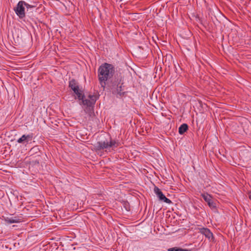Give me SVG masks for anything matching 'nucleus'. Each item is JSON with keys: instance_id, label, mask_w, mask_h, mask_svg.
Here are the masks:
<instances>
[{"instance_id": "9b49d317", "label": "nucleus", "mask_w": 251, "mask_h": 251, "mask_svg": "<svg viewBox=\"0 0 251 251\" xmlns=\"http://www.w3.org/2000/svg\"><path fill=\"white\" fill-rule=\"evenodd\" d=\"M187 129H188L187 125L186 124H183L181 125L178 128L179 133L180 134H182L185 132H186Z\"/></svg>"}, {"instance_id": "0eeeda50", "label": "nucleus", "mask_w": 251, "mask_h": 251, "mask_svg": "<svg viewBox=\"0 0 251 251\" xmlns=\"http://www.w3.org/2000/svg\"><path fill=\"white\" fill-rule=\"evenodd\" d=\"M201 196L211 208L213 209L216 208V203L212 201L211 197L210 195L207 193H204L201 194Z\"/></svg>"}, {"instance_id": "f03ea898", "label": "nucleus", "mask_w": 251, "mask_h": 251, "mask_svg": "<svg viewBox=\"0 0 251 251\" xmlns=\"http://www.w3.org/2000/svg\"><path fill=\"white\" fill-rule=\"evenodd\" d=\"M119 146L118 142L112 140L111 138L104 140H101L98 141L95 145L97 150H108L110 149H114Z\"/></svg>"}, {"instance_id": "2eb2a0df", "label": "nucleus", "mask_w": 251, "mask_h": 251, "mask_svg": "<svg viewBox=\"0 0 251 251\" xmlns=\"http://www.w3.org/2000/svg\"><path fill=\"white\" fill-rule=\"evenodd\" d=\"M24 6H25L27 9L32 7V6L26 3L25 2Z\"/></svg>"}, {"instance_id": "39448f33", "label": "nucleus", "mask_w": 251, "mask_h": 251, "mask_svg": "<svg viewBox=\"0 0 251 251\" xmlns=\"http://www.w3.org/2000/svg\"><path fill=\"white\" fill-rule=\"evenodd\" d=\"M154 192L157 196V197L159 198L160 201L165 202L166 203L168 204L172 203L170 199L167 198L161 192V190L157 187H154Z\"/></svg>"}, {"instance_id": "ddd939ff", "label": "nucleus", "mask_w": 251, "mask_h": 251, "mask_svg": "<svg viewBox=\"0 0 251 251\" xmlns=\"http://www.w3.org/2000/svg\"><path fill=\"white\" fill-rule=\"evenodd\" d=\"M168 251H191L187 249H183L179 248L174 247L170 248L168 250Z\"/></svg>"}, {"instance_id": "423d86ee", "label": "nucleus", "mask_w": 251, "mask_h": 251, "mask_svg": "<svg viewBox=\"0 0 251 251\" xmlns=\"http://www.w3.org/2000/svg\"><path fill=\"white\" fill-rule=\"evenodd\" d=\"M33 138V134L27 135L24 134L21 137L17 140V142L20 144H27L29 142H31Z\"/></svg>"}, {"instance_id": "4468645a", "label": "nucleus", "mask_w": 251, "mask_h": 251, "mask_svg": "<svg viewBox=\"0 0 251 251\" xmlns=\"http://www.w3.org/2000/svg\"><path fill=\"white\" fill-rule=\"evenodd\" d=\"M117 91L118 93L120 96H121V95H123V94L125 93V92H123V91L122 86V85H121V86H118V87H117Z\"/></svg>"}, {"instance_id": "7ed1b4c3", "label": "nucleus", "mask_w": 251, "mask_h": 251, "mask_svg": "<svg viewBox=\"0 0 251 251\" xmlns=\"http://www.w3.org/2000/svg\"><path fill=\"white\" fill-rule=\"evenodd\" d=\"M24 3V1L21 0L18 3L17 6L14 8L16 14L20 18H23L25 17Z\"/></svg>"}, {"instance_id": "f257e3e1", "label": "nucleus", "mask_w": 251, "mask_h": 251, "mask_svg": "<svg viewBox=\"0 0 251 251\" xmlns=\"http://www.w3.org/2000/svg\"><path fill=\"white\" fill-rule=\"evenodd\" d=\"M114 72V67L111 64L105 63L100 66L98 69V77L102 87H105L106 81L113 76Z\"/></svg>"}, {"instance_id": "f8f14e48", "label": "nucleus", "mask_w": 251, "mask_h": 251, "mask_svg": "<svg viewBox=\"0 0 251 251\" xmlns=\"http://www.w3.org/2000/svg\"><path fill=\"white\" fill-rule=\"evenodd\" d=\"M81 100L80 104H83L84 105L86 106V102L89 103V102H91L90 100L88 98H86L83 93H82V99H80Z\"/></svg>"}, {"instance_id": "20e7f679", "label": "nucleus", "mask_w": 251, "mask_h": 251, "mask_svg": "<svg viewBox=\"0 0 251 251\" xmlns=\"http://www.w3.org/2000/svg\"><path fill=\"white\" fill-rule=\"evenodd\" d=\"M69 87L72 89L74 93L76 95L78 100L82 99V91L79 89L77 83L74 79L71 80L69 82Z\"/></svg>"}, {"instance_id": "1a4fd4ad", "label": "nucleus", "mask_w": 251, "mask_h": 251, "mask_svg": "<svg viewBox=\"0 0 251 251\" xmlns=\"http://www.w3.org/2000/svg\"><path fill=\"white\" fill-rule=\"evenodd\" d=\"M200 232L204 235L206 238L210 239L213 237V234L210 230L207 228H199Z\"/></svg>"}, {"instance_id": "9d476101", "label": "nucleus", "mask_w": 251, "mask_h": 251, "mask_svg": "<svg viewBox=\"0 0 251 251\" xmlns=\"http://www.w3.org/2000/svg\"><path fill=\"white\" fill-rule=\"evenodd\" d=\"M88 98L90 100L91 102L89 103L86 102L87 106H91L95 104L98 97L96 95H89Z\"/></svg>"}, {"instance_id": "6e6552de", "label": "nucleus", "mask_w": 251, "mask_h": 251, "mask_svg": "<svg viewBox=\"0 0 251 251\" xmlns=\"http://www.w3.org/2000/svg\"><path fill=\"white\" fill-rule=\"evenodd\" d=\"M4 221L9 224L13 223H19L22 222V220L17 217H7L4 218Z\"/></svg>"}]
</instances>
